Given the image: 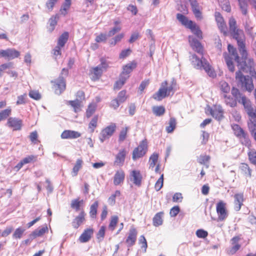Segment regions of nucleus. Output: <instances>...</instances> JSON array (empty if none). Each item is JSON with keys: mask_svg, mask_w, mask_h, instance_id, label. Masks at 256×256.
<instances>
[{"mask_svg": "<svg viewBox=\"0 0 256 256\" xmlns=\"http://www.w3.org/2000/svg\"><path fill=\"white\" fill-rule=\"evenodd\" d=\"M228 48L229 54L225 53L224 54V56L229 70L232 72L234 71V66L232 62V60H234L238 63V66L240 69L238 72H236V80L242 88L248 92H251L254 89L252 80L249 76H244L242 74V71L247 73H252L254 70V66L253 60L248 58L247 56L246 58H243L242 56V61L240 62L236 48L230 44H228Z\"/></svg>", "mask_w": 256, "mask_h": 256, "instance_id": "1", "label": "nucleus"}, {"mask_svg": "<svg viewBox=\"0 0 256 256\" xmlns=\"http://www.w3.org/2000/svg\"><path fill=\"white\" fill-rule=\"evenodd\" d=\"M229 30L233 38L236 39L238 46L242 58H246L247 52L245 48V36L242 30L238 28L236 20L231 17L228 21Z\"/></svg>", "mask_w": 256, "mask_h": 256, "instance_id": "2", "label": "nucleus"}, {"mask_svg": "<svg viewBox=\"0 0 256 256\" xmlns=\"http://www.w3.org/2000/svg\"><path fill=\"white\" fill-rule=\"evenodd\" d=\"M176 82L174 80H172L170 83L164 81L161 84L158 90L152 96V98L160 101L166 97L172 96L176 92Z\"/></svg>", "mask_w": 256, "mask_h": 256, "instance_id": "3", "label": "nucleus"}, {"mask_svg": "<svg viewBox=\"0 0 256 256\" xmlns=\"http://www.w3.org/2000/svg\"><path fill=\"white\" fill-rule=\"evenodd\" d=\"M190 59L192 65L196 68L204 69L211 77H214L216 76L208 62L202 56L201 58H199L196 54H192Z\"/></svg>", "mask_w": 256, "mask_h": 256, "instance_id": "4", "label": "nucleus"}, {"mask_svg": "<svg viewBox=\"0 0 256 256\" xmlns=\"http://www.w3.org/2000/svg\"><path fill=\"white\" fill-rule=\"evenodd\" d=\"M226 203L220 200L216 204V210L220 221L224 220L228 216V212L226 209Z\"/></svg>", "mask_w": 256, "mask_h": 256, "instance_id": "5", "label": "nucleus"}, {"mask_svg": "<svg viewBox=\"0 0 256 256\" xmlns=\"http://www.w3.org/2000/svg\"><path fill=\"white\" fill-rule=\"evenodd\" d=\"M147 150V143L146 141L142 140L140 145L133 151L132 159L136 160L142 156L146 153Z\"/></svg>", "mask_w": 256, "mask_h": 256, "instance_id": "6", "label": "nucleus"}, {"mask_svg": "<svg viewBox=\"0 0 256 256\" xmlns=\"http://www.w3.org/2000/svg\"><path fill=\"white\" fill-rule=\"evenodd\" d=\"M116 124L114 123H112L110 125L107 126L101 132L100 136V140L102 142H103L106 138L111 136L116 130Z\"/></svg>", "mask_w": 256, "mask_h": 256, "instance_id": "7", "label": "nucleus"}, {"mask_svg": "<svg viewBox=\"0 0 256 256\" xmlns=\"http://www.w3.org/2000/svg\"><path fill=\"white\" fill-rule=\"evenodd\" d=\"M20 52L14 48H8L0 50V58H4L6 60H11L18 58Z\"/></svg>", "mask_w": 256, "mask_h": 256, "instance_id": "8", "label": "nucleus"}, {"mask_svg": "<svg viewBox=\"0 0 256 256\" xmlns=\"http://www.w3.org/2000/svg\"><path fill=\"white\" fill-rule=\"evenodd\" d=\"M51 82L54 84L52 88L56 94H60L66 89V84L64 79L58 78L55 80H52Z\"/></svg>", "mask_w": 256, "mask_h": 256, "instance_id": "9", "label": "nucleus"}, {"mask_svg": "<svg viewBox=\"0 0 256 256\" xmlns=\"http://www.w3.org/2000/svg\"><path fill=\"white\" fill-rule=\"evenodd\" d=\"M130 180L134 185L140 186L142 180V176L140 171L138 170H132L130 174Z\"/></svg>", "mask_w": 256, "mask_h": 256, "instance_id": "10", "label": "nucleus"}, {"mask_svg": "<svg viewBox=\"0 0 256 256\" xmlns=\"http://www.w3.org/2000/svg\"><path fill=\"white\" fill-rule=\"evenodd\" d=\"M215 18L220 32H222L224 36L228 34L227 28L223 18L221 14L218 12L215 13Z\"/></svg>", "mask_w": 256, "mask_h": 256, "instance_id": "11", "label": "nucleus"}, {"mask_svg": "<svg viewBox=\"0 0 256 256\" xmlns=\"http://www.w3.org/2000/svg\"><path fill=\"white\" fill-rule=\"evenodd\" d=\"M7 125L12 128L14 130H20L22 126V120L16 118L11 117L8 119Z\"/></svg>", "mask_w": 256, "mask_h": 256, "instance_id": "12", "label": "nucleus"}, {"mask_svg": "<svg viewBox=\"0 0 256 256\" xmlns=\"http://www.w3.org/2000/svg\"><path fill=\"white\" fill-rule=\"evenodd\" d=\"M136 66V63L134 61L128 63L123 66V70L120 75L128 79L130 77L129 74Z\"/></svg>", "mask_w": 256, "mask_h": 256, "instance_id": "13", "label": "nucleus"}, {"mask_svg": "<svg viewBox=\"0 0 256 256\" xmlns=\"http://www.w3.org/2000/svg\"><path fill=\"white\" fill-rule=\"evenodd\" d=\"M126 151L125 149H122L120 150L116 156V159L114 162V164L116 166H121L124 162Z\"/></svg>", "mask_w": 256, "mask_h": 256, "instance_id": "14", "label": "nucleus"}, {"mask_svg": "<svg viewBox=\"0 0 256 256\" xmlns=\"http://www.w3.org/2000/svg\"><path fill=\"white\" fill-rule=\"evenodd\" d=\"M189 42L192 48L197 52L202 54V47L199 41L193 36H189Z\"/></svg>", "mask_w": 256, "mask_h": 256, "instance_id": "15", "label": "nucleus"}, {"mask_svg": "<svg viewBox=\"0 0 256 256\" xmlns=\"http://www.w3.org/2000/svg\"><path fill=\"white\" fill-rule=\"evenodd\" d=\"M80 136L81 134L78 132L71 130H65L62 132L61 138L62 139H72L78 138L80 137Z\"/></svg>", "mask_w": 256, "mask_h": 256, "instance_id": "16", "label": "nucleus"}, {"mask_svg": "<svg viewBox=\"0 0 256 256\" xmlns=\"http://www.w3.org/2000/svg\"><path fill=\"white\" fill-rule=\"evenodd\" d=\"M86 214L84 210H82L79 214L75 218L72 222V226L78 228L84 221Z\"/></svg>", "mask_w": 256, "mask_h": 256, "instance_id": "17", "label": "nucleus"}, {"mask_svg": "<svg viewBox=\"0 0 256 256\" xmlns=\"http://www.w3.org/2000/svg\"><path fill=\"white\" fill-rule=\"evenodd\" d=\"M234 208L236 211H239L243 205L244 194L242 193L236 194L234 196Z\"/></svg>", "mask_w": 256, "mask_h": 256, "instance_id": "18", "label": "nucleus"}, {"mask_svg": "<svg viewBox=\"0 0 256 256\" xmlns=\"http://www.w3.org/2000/svg\"><path fill=\"white\" fill-rule=\"evenodd\" d=\"M232 96L234 98V99L230 96H228L226 94H221V98L224 99V100L226 105L230 107H235L236 106L238 100L234 96L232 95Z\"/></svg>", "mask_w": 256, "mask_h": 256, "instance_id": "19", "label": "nucleus"}, {"mask_svg": "<svg viewBox=\"0 0 256 256\" xmlns=\"http://www.w3.org/2000/svg\"><path fill=\"white\" fill-rule=\"evenodd\" d=\"M94 230L92 228L85 230L79 238V240L82 243L86 242L90 240L93 234Z\"/></svg>", "mask_w": 256, "mask_h": 256, "instance_id": "20", "label": "nucleus"}, {"mask_svg": "<svg viewBox=\"0 0 256 256\" xmlns=\"http://www.w3.org/2000/svg\"><path fill=\"white\" fill-rule=\"evenodd\" d=\"M223 110L222 106H215L213 109L210 110L211 115L218 120H220L223 117Z\"/></svg>", "mask_w": 256, "mask_h": 256, "instance_id": "21", "label": "nucleus"}, {"mask_svg": "<svg viewBox=\"0 0 256 256\" xmlns=\"http://www.w3.org/2000/svg\"><path fill=\"white\" fill-rule=\"evenodd\" d=\"M125 178V174L124 172L120 170H118L114 177V184L115 186H118L121 183H122Z\"/></svg>", "mask_w": 256, "mask_h": 256, "instance_id": "22", "label": "nucleus"}, {"mask_svg": "<svg viewBox=\"0 0 256 256\" xmlns=\"http://www.w3.org/2000/svg\"><path fill=\"white\" fill-rule=\"evenodd\" d=\"M136 230L134 228H130L128 236L126 240L128 246H131L134 244L136 238Z\"/></svg>", "mask_w": 256, "mask_h": 256, "instance_id": "23", "label": "nucleus"}, {"mask_svg": "<svg viewBox=\"0 0 256 256\" xmlns=\"http://www.w3.org/2000/svg\"><path fill=\"white\" fill-rule=\"evenodd\" d=\"M48 228L46 226H43L40 228H38L35 230L32 233H31L29 236L31 240H34L36 237L41 236L46 232H48Z\"/></svg>", "mask_w": 256, "mask_h": 256, "instance_id": "24", "label": "nucleus"}, {"mask_svg": "<svg viewBox=\"0 0 256 256\" xmlns=\"http://www.w3.org/2000/svg\"><path fill=\"white\" fill-rule=\"evenodd\" d=\"M176 18L186 28H191L193 25V22L188 20V18L180 14H176Z\"/></svg>", "mask_w": 256, "mask_h": 256, "instance_id": "25", "label": "nucleus"}, {"mask_svg": "<svg viewBox=\"0 0 256 256\" xmlns=\"http://www.w3.org/2000/svg\"><path fill=\"white\" fill-rule=\"evenodd\" d=\"M239 240L240 238L238 236L234 237L232 239V244L234 246L228 250L229 254H234L240 248V246L238 243Z\"/></svg>", "mask_w": 256, "mask_h": 256, "instance_id": "26", "label": "nucleus"}, {"mask_svg": "<svg viewBox=\"0 0 256 256\" xmlns=\"http://www.w3.org/2000/svg\"><path fill=\"white\" fill-rule=\"evenodd\" d=\"M68 103L74 108L75 112H78L80 110L82 102L78 98H76L74 100L68 101Z\"/></svg>", "mask_w": 256, "mask_h": 256, "instance_id": "27", "label": "nucleus"}, {"mask_svg": "<svg viewBox=\"0 0 256 256\" xmlns=\"http://www.w3.org/2000/svg\"><path fill=\"white\" fill-rule=\"evenodd\" d=\"M164 213L160 212L157 213L153 218V224L156 226H160L162 224V216Z\"/></svg>", "mask_w": 256, "mask_h": 256, "instance_id": "28", "label": "nucleus"}, {"mask_svg": "<svg viewBox=\"0 0 256 256\" xmlns=\"http://www.w3.org/2000/svg\"><path fill=\"white\" fill-rule=\"evenodd\" d=\"M58 22V18L56 16H52L48 21V26L47 28L48 31L52 32L55 28V26Z\"/></svg>", "mask_w": 256, "mask_h": 256, "instance_id": "29", "label": "nucleus"}, {"mask_svg": "<svg viewBox=\"0 0 256 256\" xmlns=\"http://www.w3.org/2000/svg\"><path fill=\"white\" fill-rule=\"evenodd\" d=\"M82 164L83 161L82 159L79 158L76 160V163L74 166L72 170V174L73 176H77L78 172L82 167Z\"/></svg>", "mask_w": 256, "mask_h": 256, "instance_id": "30", "label": "nucleus"}, {"mask_svg": "<svg viewBox=\"0 0 256 256\" xmlns=\"http://www.w3.org/2000/svg\"><path fill=\"white\" fill-rule=\"evenodd\" d=\"M98 206V202L96 201L93 204L90 206V216L92 218H95L96 217L97 210Z\"/></svg>", "mask_w": 256, "mask_h": 256, "instance_id": "31", "label": "nucleus"}, {"mask_svg": "<svg viewBox=\"0 0 256 256\" xmlns=\"http://www.w3.org/2000/svg\"><path fill=\"white\" fill-rule=\"evenodd\" d=\"M68 32H64L59 38L58 42V46L63 47L68 40Z\"/></svg>", "mask_w": 256, "mask_h": 256, "instance_id": "32", "label": "nucleus"}, {"mask_svg": "<svg viewBox=\"0 0 256 256\" xmlns=\"http://www.w3.org/2000/svg\"><path fill=\"white\" fill-rule=\"evenodd\" d=\"M153 113L156 116H162L165 112V108L163 106H154L152 108Z\"/></svg>", "mask_w": 256, "mask_h": 256, "instance_id": "33", "label": "nucleus"}, {"mask_svg": "<svg viewBox=\"0 0 256 256\" xmlns=\"http://www.w3.org/2000/svg\"><path fill=\"white\" fill-rule=\"evenodd\" d=\"M176 120L174 118H171L170 120L168 126L166 130L168 133H171L174 131L176 126Z\"/></svg>", "mask_w": 256, "mask_h": 256, "instance_id": "34", "label": "nucleus"}, {"mask_svg": "<svg viewBox=\"0 0 256 256\" xmlns=\"http://www.w3.org/2000/svg\"><path fill=\"white\" fill-rule=\"evenodd\" d=\"M83 204L82 200H79L78 199H74L72 200L70 206L72 208L74 209L76 211H78L80 210V206Z\"/></svg>", "mask_w": 256, "mask_h": 256, "instance_id": "35", "label": "nucleus"}, {"mask_svg": "<svg viewBox=\"0 0 256 256\" xmlns=\"http://www.w3.org/2000/svg\"><path fill=\"white\" fill-rule=\"evenodd\" d=\"M234 134L239 138L246 134L244 130L238 124H235L232 126Z\"/></svg>", "mask_w": 256, "mask_h": 256, "instance_id": "36", "label": "nucleus"}, {"mask_svg": "<svg viewBox=\"0 0 256 256\" xmlns=\"http://www.w3.org/2000/svg\"><path fill=\"white\" fill-rule=\"evenodd\" d=\"M240 169L242 172L246 176L250 177L252 170L246 164H242L240 166Z\"/></svg>", "mask_w": 256, "mask_h": 256, "instance_id": "37", "label": "nucleus"}, {"mask_svg": "<svg viewBox=\"0 0 256 256\" xmlns=\"http://www.w3.org/2000/svg\"><path fill=\"white\" fill-rule=\"evenodd\" d=\"M96 108V104L95 103H91L89 104L86 112V116L88 118H90L92 114L95 112Z\"/></svg>", "mask_w": 256, "mask_h": 256, "instance_id": "38", "label": "nucleus"}, {"mask_svg": "<svg viewBox=\"0 0 256 256\" xmlns=\"http://www.w3.org/2000/svg\"><path fill=\"white\" fill-rule=\"evenodd\" d=\"M71 4V0H64V2L60 9L62 14L66 15L67 14V11L70 8Z\"/></svg>", "mask_w": 256, "mask_h": 256, "instance_id": "39", "label": "nucleus"}, {"mask_svg": "<svg viewBox=\"0 0 256 256\" xmlns=\"http://www.w3.org/2000/svg\"><path fill=\"white\" fill-rule=\"evenodd\" d=\"M188 28L190 29L192 32L196 34L198 38H202V32L195 23L193 22L192 26Z\"/></svg>", "mask_w": 256, "mask_h": 256, "instance_id": "40", "label": "nucleus"}, {"mask_svg": "<svg viewBox=\"0 0 256 256\" xmlns=\"http://www.w3.org/2000/svg\"><path fill=\"white\" fill-rule=\"evenodd\" d=\"M26 230L22 227L17 228L14 232L12 236L14 238L20 239L22 238L23 234L25 232Z\"/></svg>", "mask_w": 256, "mask_h": 256, "instance_id": "41", "label": "nucleus"}, {"mask_svg": "<svg viewBox=\"0 0 256 256\" xmlns=\"http://www.w3.org/2000/svg\"><path fill=\"white\" fill-rule=\"evenodd\" d=\"M220 88L223 94H226L228 93L230 90V87L228 84L224 81H222L220 82Z\"/></svg>", "mask_w": 256, "mask_h": 256, "instance_id": "42", "label": "nucleus"}, {"mask_svg": "<svg viewBox=\"0 0 256 256\" xmlns=\"http://www.w3.org/2000/svg\"><path fill=\"white\" fill-rule=\"evenodd\" d=\"M158 154L156 153L153 154L150 156L149 160L150 168H153L154 167L158 161Z\"/></svg>", "mask_w": 256, "mask_h": 256, "instance_id": "43", "label": "nucleus"}, {"mask_svg": "<svg viewBox=\"0 0 256 256\" xmlns=\"http://www.w3.org/2000/svg\"><path fill=\"white\" fill-rule=\"evenodd\" d=\"M127 80L128 79L120 75L119 80L117 81L114 84V88L118 90L120 89L122 87V86L125 84Z\"/></svg>", "mask_w": 256, "mask_h": 256, "instance_id": "44", "label": "nucleus"}, {"mask_svg": "<svg viewBox=\"0 0 256 256\" xmlns=\"http://www.w3.org/2000/svg\"><path fill=\"white\" fill-rule=\"evenodd\" d=\"M240 140L242 144L246 146L249 147L250 146V141L246 133L244 136L240 138Z\"/></svg>", "mask_w": 256, "mask_h": 256, "instance_id": "45", "label": "nucleus"}, {"mask_svg": "<svg viewBox=\"0 0 256 256\" xmlns=\"http://www.w3.org/2000/svg\"><path fill=\"white\" fill-rule=\"evenodd\" d=\"M100 64L98 66L104 72L106 70L108 67L110 62H108L104 58H101L100 59Z\"/></svg>", "mask_w": 256, "mask_h": 256, "instance_id": "46", "label": "nucleus"}, {"mask_svg": "<svg viewBox=\"0 0 256 256\" xmlns=\"http://www.w3.org/2000/svg\"><path fill=\"white\" fill-rule=\"evenodd\" d=\"M164 184V174H162L155 184V189L156 191H159L163 186Z\"/></svg>", "mask_w": 256, "mask_h": 256, "instance_id": "47", "label": "nucleus"}, {"mask_svg": "<svg viewBox=\"0 0 256 256\" xmlns=\"http://www.w3.org/2000/svg\"><path fill=\"white\" fill-rule=\"evenodd\" d=\"M118 222V217L117 216H112L111 218L108 228L111 230H114Z\"/></svg>", "mask_w": 256, "mask_h": 256, "instance_id": "48", "label": "nucleus"}, {"mask_svg": "<svg viewBox=\"0 0 256 256\" xmlns=\"http://www.w3.org/2000/svg\"><path fill=\"white\" fill-rule=\"evenodd\" d=\"M128 130V127H126L122 130L120 132L118 138V140L120 142H123L126 139Z\"/></svg>", "mask_w": 256, "mask_h": 256, "instance_id": "49", "label": "nucleus"}, {"mask_svg": "<svg viewBox=\"0 0 256 256\" xmlns=\"http://www.w3.org/2000/svg\"><path fill=\"white\" fill-rule=\"evenodd\" d=\"M126 98L127 97L126 96V91L122 90L118 93L116 98L119 100L120 102L122 103L126 101Z\"/></svg>", "mask_w": 256, "mask_h": 256, "instance_id": "50", "label": "nucleus"}, {"mask_svg": "<svg viewBox=\"0 0 256 256\" xmlns=\"http://www.w3.org/2000/svg\"><path fill=\"white\" fill-rule=\"evenodd\" d=\"M98 120V116H95L91 120L89 124V128L92 130V132L94 130V128L96 127L97 122Z\"/></svg>", "mask_w": 256, "mask_h": 256, "instance_id": "51", "label": "nucleus"}, {"mask_svg": "<svg viewBox=\"0 0 256 256\" xmlns=\"http://www.w3.org/2000/svg\"><path fill=\"white\" fill-rule=\"evenodd\" d=\"M121 30V27L120 26H116L112 28L108 33L107 36L111 37L114 36L116 33L118 32Z\"/></svg>", "mask_w": 256, "mask_h": 256, "instance_id": "52", "label": "nucleus"}, {"mask_svg": "<svg viewBox=\"0 0 256 256\" xmlns=\"http://www.w3.org/2000/svg\"><path fill=\"white\" fill-rule=\"evenodd\" d=\"M100 66H96L92 68V72L96 79L98 78L102 73V70L100 68Z\"/></svg>", "mask_w": 256, "mask_h": 256, "instance_id": "53", "label": "nucleus"}, {"mask_svg": "<svg viewBox=\"0 0 256 256\" xmlns=\"http://www.w3.org/2000/svg\"><path fill=\"white\" fill-rule=\"evenodd\" d=\"M210 159V156H200L198 159V162L200 164H206Z\"/></svg>", "mask_w": 256, "mask_h": 256, "instance_id": "54", "label": "nucleus"}, {"mask_svg": "<svg viewBox=\"0 0 256 256\" xmlns=\"http://www.w3.org/2000/svg\"><path fill=\"white\" fill-rule=\"evenodd\" d=\"M11 110L6 109L0 112V121L4 120L10 114Z\"/></svg>", "mask_w": 256, "mask_h": 256, "instance_id": "55", "label": "nucleus"}, {"mask_svg": "<svg viewBox=\"0 0 256 256\" xmlns=\"http://www.w3.org/2000/svg\"><path fill=\"white\" fill-rule=\"evenodd\" d=\"M196 235L199 238H204L208 235V232L202 229H200L196 230Z\"/></svg>", "mask_w": 256, "mask_h": 256, "instance_id": "56", "label": "nucleus"}, {"mask_svg": "<svg viewBox=\"0 0 256 256\" xmlns=\"http://www.w3.org/2000/svg\"><path fill=\"white\" fill-rule=\"evenodd\" d=\"M29 96L36 100H38L41 98V96L40 93L35 90H30L29 92Z\"/></svg>", "mask_w": 256, "mask_h": 256, "instance_id": "57", "label": "nucleus"}, {"mask_svg": "<svg viewBox=\"0 0 256 256\" xmlns=\"http://www.w3.org/2000/svg\"><path fill=\"white\" fill-rule=\"evenodd\" d=\"M104 234H105V227L104 226H101V228H100L99 231L98 232V234H97V238L98 240H99V241H101L104 236Z\"/></svg>", "mask_w": 256, "mask_h": 256, "instance_id": "58", "label": "nucleus"}, {"mask_svg": "<svg viewBox=\"0 0 256 256\" xmlns=\"http://www.w3.org/2000/svg\"><path fill=\"white\" fill-rule=\"evenodd\" d=\"M180 208L178 206H175L172 208L170 210V215L171 216H176L180 212Z\"/></svg>", "mask_w": 256, "mask_h": 256, "instance_id": "59", "label": "nucleus"}, {"mask_svg": "<svg viewBox=\"0 0 256 256\" xmlns=\"http://www.w3.org/2000/svg\"><path fill=\"white\" fill-rule=\"evenodd\" d=\"M182 194L181 193L177 192L174 194V196H172V200L174 202H182Z\"/></svg>", "mask_w": 256, "mask_h": 256, "instance_id": "60", "label": "nucleus"}, {"mask_svg": "<svg viewBox=\"0 0 256 256\" xmlns=\"http://www.w3.org/2000/svg\"><path fill=\"white\" fill-rule=\"evenodd\" d=\"M131 52L132 51L130 48L122 50L120 54V58H126L130 54Z\"/></svg>", "mask_w": 256, "mask_h": 256, "instance_id": "61", "label": "nucleus"}, {"mask_svg": "<svg viewBox=\"0 0 256 256\" xmlns=\"http://www.w3.org/2000/svg\"><path fill=\"white\" fill-rule=\"evenodd\" d=\"M26 96V94H24V95L18 96V100L16 101V104L19 105L24 104L26 103L25 98Z\"/></svg>", "mask_w": 256, "mask_h": 256, "instance_id": "62", "label": "nucleus"}, {"mask_svg": "<svg viewBox=\"0 0 256 256\" xmlns=\"http://www.w3.org/2000/svg\"><path fill=\"white\" fill-rule=\"evenodd\" d=\"M193 13L198 20H202V13L201 12V8L200 10H195V11L193 12Z\"/></svg>", "mask_w": 256, "mask_h": 256, "instance_id": "63", "label": "nucleus"}, {"mask_svg": "<svg viewBox=\"0 0 256 256\" xmlns=\"http://www.w3.org/2000/svg\"><path fill=\"white\" fill-rule=\"evenodd\" d=\"M68 74V70L67 68H64L62 69V72L58 78L64 79V78L67 76Z\"/></svg>", "mask_w": 256, "mask_h": 256, "instance_id": "64", "label": "nucleus"}]
</instances>
